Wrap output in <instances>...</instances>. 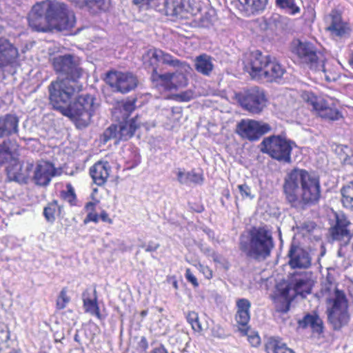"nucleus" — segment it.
Returning a JSON list of instances; mask_svg holds the SVG:
<instances>
[{
	"instance_id": "nucleus-52",
	"label": "nucleus",
	"mask_w": 353,
	"mask_h": 353,
	"mask_svg": "<svg viewBox=\"0 0 353 353\" xmlns=\"http://www.w3.org/2000/svg\"><path fill=\"white\" fill-rule=\"evenodd\" d=\"M135 109V101H128L123 103L122 110L125 116H128Z\"/></svg>"
},
{
	"instance_id": "nucleus-28",
	"label": "nucleus",
	"mask_w": 353,
	"mask_h": 353,
	"mask_svg": "<svg viewBox=\"0 0 353 353\" xmlns=\"http://www.w3.org/2000/svg\"><path fill=\"white\" fill-rule=\"evenodd\" d=\"M19 119L12 114L0 118V137L9 136L18 132Z\"/></svg>"
},
{
	"instance_id": "nucleus-6",
	"label": "nucleus",
	"mask_w": 353,
	"mask_h": 353,
	"mask_svg": "<svg viewBox=\"0 0 353 353\" xmlns=\"http://www.w3.org/2000/svg\"><path fill=\"white\" fill-rule=\"evenodd\" d=\"M191 70L190 66L187 63L181 65L176 68L174 72L159 74L157 68H154L151 74V79L157 87H161L165 90L171 91L188 85V74Z\"/></svg>"
},
{
	"instance_id": "nucleus-51",
	"label": "nucleus",
	"mask_w": 353,
	"mask_h": 353,
	"mask_svg": "<svg viewBox=\"0 0 353 353\" xmlns=\"http://www.w3.org/2000/svg\"><path fill=\"white\" fill-rule=\"evenodd\" d=\"M195 267L204 275L206 279H210L212 277V271L209 267L201 263L195 265Z\"/></svg>"
},
{
	"instance_id": "nucleus-27",
	"label": "nucleus",
	"mask_w": 353,
	"mask_h": 353,
	"mask_svg": "<svg viewBox=\"0 0 353 353\" xmlns=\"http://www.w3.org/2000/svg\"><path fill=\"white\" fill-rule=\"evenodd\" d=\"M264 70L261 81L271 82L281 79L285 73V69L282 65L275 61H271L270 58Z\"/></svg>"
},
{
	"instance_id": "nucleus-25",
	"label": "nucleus",
	"mask_w": 353,
	"mask_h": 353,
	"mask_svg": "<svg viewBox=\"0 0 353 353\" xmlns=\"http://www.w3.org/2000/svg\"><path fill=\"white\" fill-rule=\"evenodd\" d=\"M291 285H293L292 290L294 294L305 297L311 292L312 281L310 274L305 272L303 274L295 276Z\"/></svg>"
},
{
	"instance_id": "nucleus-46",
	"label": "nucleus",
	"mask_w": 353,
	"mask_h": 353,
	"mask_svg": "<svg viewBox=\"0 0 353 353\" xmlns=\"http://www.w3.org/2000/svg\"><path fill=\"white\" fill-rule=\"evenodd\" d=\"M70 299L67 295V292L65 289H63L57 298L56 306L58 310L64 309L67 304L70 302Z\"/></svg>"
},
{
	"instance_id": "nucleus-12",
	"label": "nucleus",
	"mask_w": 353,
	"mask_h": 353,
	"mask_svg": "<svg viewBox=\"0 0 353 353\" xmlns=\"http://www.w3.org/2000/svg\"><path fill=\"white\" fill-rule=\"evenodd\" d=\"M271 130L269 124L252 119H242L236 125V132L243 139L256 141Z\"/></svg>"
},
{
	"instance_id": "nucleus-40",
	"label": "nucleus",
	"mask_w": 353,
	"mask_h": 353,
	"mask_svg": "<svg viewBox=\"0 0 353 353\" xmlns=\"http://www.w3.org/2000/svg\"><path fill=\"white\" fill-rule=\"evenodd\" d=\"M342 203L347 208H353V182L341 190Z\"/></svg>"
},
{
	"instance_id": "nucleus-50",
	"label": "nucleus",
	"mask_w": 353,
	"mask_h": 353,
	"mask_svg": "<svg viewBox=\"0 0 353 353\" xmlns=\"http://www.w3.org/2000/svg\"><path fill=\"white\" fill-rule=\"evenodd\" d=\"M194 97V94L192 90H188L182 92L176 95V99L180 101H190Z\"/></svg>"
},
{
	"instance_id": "nucleus-62",
	"label": "nucleus",
	"mask_w": 353,
	"mask_h": 353,
	"mask_svg": "<svg viewBox=\"0 0 353 353\" xmlns=\"http://www.w3.org/2000/svg\"><path fill=\"white\" fill-rule=\"evenodd\" d=\"M139 345L143 350H146L148 348V341L145 336H142L141 338Z\"/></svg>"
},
{
	"instance_id": "nucleus-4",
	"label": "nucleus",
	"mask_w": 353,
	"mask_h": 353,
	"mask_svg": "<svg viewBox=\"0 0 353 353\" xmlns=\"http://www.w3.org/2000/svg\"><path fill=\"white\" fill-rule=\"evenodd\" d=\"M82 84L78 80L58 79L49 87L50 101L54 109L61 112L70 103L73 96L81 91Z\"/></svg>"
},
{
	"instance_id": "nucleus-26",
	"label": "nucleus",
	"mask_w": 353,
	"mask_h": 353,
	"mask_svg": "<svg viewBox=\"0 0 353 353\" xmlns=\"http://www.w3.org/2000/svg\"><path fill=\"white\" fill-rule=\"evenodd\" d=\"M110 171L108 162L99 161L90 169V174L94 182L98 185H103L107 181Z\"/></svg>"
},
{
	"instance_id": "nucleus-31",
	"label": "nucleus",
	"mask_w": 353,
	"mask_h": 353,
	"mask_svg": "<svg viewBox=\"0 0 353 353\" xmlns=\"http://www.w3.org/2000/svg\"><path fill=\"white\" fill-rule=\"evenodd\" d=\"M237 311L235 316L237 323L245 326L248 323L250 315V303L248 299H241L236 302Z\"/></svg>"
},
{
	"instance_id": "nucleus-59",
	"label": "nucleus",
	"mask_w": 353,
	"mask_h": 353,
	"mask_svg": "<svg viewBox=\"0 0 353 353\" xmlns=\"http://www.w3.org/2000/svg\"><path fill=\"white\" fill-rule=\"evenodd\" d=\"M150 353H168L167 349L162 344L154 347Z\"/></svg>"
},
{
	"instance_id": "nucleus-8",
	"label": "nucleus",
	"mask_w": 353,
	"mask_h": 353,
	"mask_svg": "<svg viewBox=\"0 0 353 353\" xmlns=\"http://www.w3.org/2000/svg\"><path fill=\"white\" fill-rule=\"evenodd\" d=\"M330 301L332 306L327 309L328 320L334 330H339L346 325L350 319L347 301L345 294L336 290L334 299Z\"/></svg>"
},
{
	"instance_id": "nucleus-37",
	"label": "nucleus",
	"mask_w": 353,
	"mask_h": 353,
	"mask_svg": "<svg viewBox=\"0 0 353 353\" xmlns=\"http://www.w3.org/2000/svg\"><path fill=\"white\" fill-rule=\"evenodd\" d=\"M313 70L319 72L321 77H323L328 82L335 81L339 77L337 72L330 70L328 65L324 62V59L321 60L316 68Z\"/></svg>"
},
{
	"instance_id": "nucleus-55",
	"label": "nucleus",
	"mask_w": 353,
	"mask_h": 353,
	"mask_svg": "<svg viewBox=\"0 0 353 353\" xmlns=\"http://www.w3.org/2000/svg\"><path fill=\"white\" fill-rule=\"evenodd\" d=\"M166 0H152L151 8L159 12H164V4Z\"/></svg>"
},
{
	"instance_id": "nucleus-9",
	"label": "nucleus",
	"mask_w": 353,
	"mask_h": 353,
	"mask_svg": "<svg viewBox=\"0 0 353 353\" xmlns=\"http://www.w3.org/2000/svg\"><path fill=\"white\" fill-rule=\"evenodd\" d=\"M236 99L243 109L252 114L262 112L268 101L264 90L256 86L237 94Z\"/></svg>"
},
{
	"instance_id": "nucleus-35",
	"label": "nucleus",
	"mask_w": 353,
	"mask_h": 353,
	"mask_svg": "<svg viewBox=\"0 0 353 353\" xmlns=\"http://www.w3.org/2000/svg\"><path fill=\"white\" fill-rule=\"evenodd\" d=\"M214 65L210 56L203 54L196 58L195 68L198 72L208 76L212 71Z\"/></svg>"
},
{
	"instance_id": "nucleus-49",
	"label": "nucleus",
	"mask_w": 353,
	"mask_h": 353,
	"mask_svg": "<svg viewBox=\"0 0 353 353\" xmlns=\"http://www.w3.org/2000/svg\"><path fill=\"white\" fill-rule=\"evenodd\" d=\"M241 196L243 199H253L254 196L251 194L250 188L247 184H241L237 185Z\"/></svg>"
},
{
	"instance_id": "nucleus-61",
	"label": "nucleus",
	"mask_w": 353,
	"mask_h": 353,
	"mask_svg": "<svg viewBox=\"0 0 353 353\" xmlns=\"http://www.w3.org/2000/svg\"><path fill=\"white\" fill-rule=\"evenodd\" d=\"M103 222L112 223V221L109 217L108 214L105 211H102L100 216H99Z\"/></svg>"
},
{
	"instance_id": "nucleus-60",
	"label": "nucleus",
	"mask_w": 353,
	"mask_h": 353,
	"mask_svg": "<svg viewBox=\"0 0 353 353\" xmlns=\"http://www.w3.org/2000/svg\"><path fill=\"white\" fill-rule=\"evenodd\" d=\"M159 248V243H154L152 242H150L145 248L146 252H153L156 251Z\"/></svg>"
},
{
	"instance_id": "nucleus-2",
	"label": "nucleus",
	"mask_w": 353,
	"mask_h": 353,
	"mask_svg": "<svg viewBox=\"0 0 353 353\" xmlns=\"http://www.w3.org/2000/svg\"><path fill=\"white\" fill-rule=\"evenodd\" d=\"M283 192L292 207L314 203L321 196L319 180L305 170L294 168L285 177Z\"/></svg>"
},
{
	"instance_id": "nucleus-44",
	"label": "nucleus",
	"mask_w": 353,
	"mask_h": 353,
	"mask_svg": "<svg viewBox=\"0 0 353 353\" xmlns=\"http://www.w3.org/2000/svg\"><path fill=\"white\" fill-rule=\"evenodd\" d=\"M276 3L288 14L294 15L300 12V8L294 3V0H276Z\"/></svg>"
},
{
	"instance_id": "nucleus-15",
	"label": "nucleus",
	"mask_w": 353,
	"mask_h": 353,
	"mask_svg": "<svg viewBox=\"0 0 353 353\" xmlns=\"http://www.w3.org/2000/svg\"><path fill=\"white\" fill-rule=\"evenodd\" d=\"M301 98L304 101L310 105L321 117L330 120H337L339 119L341 115L336 109L328 107L321 97H316L312 92H302Z\"/></svg>"
},
{
	"instance_id": "nucleus-33",
	"label": "nucleus",
	"mask_w": 353,
	"mask_h": 353,
	"mask_svg": "<svg viewBox=\"0 0 353 353\" xmlns=\"http://www.w3.org/2000/svg\"><path fill=\"white\" fill-rule=\"evenodd\" d=\"M265 350L267 353H294L279 339L275 337H270L268 339L265 343Z\"/></svg>"
},
{
	"instance_id": "nucleus-36",
	"label": "nucleus",
	"mask_w": 353,
	"mask_h": 353,
	"mask_svg": "<svg viewBox=\"0 0 353 353\" xmlns=\"http://www.w3.org/2000/svg\"><path fill=\"white\" fill-rule=\"evenodd\" d=\"M290 19L277 13H274L268 19V24L270 28L275 30H283L289 25Z\"/></svg>"
},
{
	"instance_id": "nucleus-18",
	"label": "nucleus",
	"mask_w": 353,
	"mask_h": 353,
	"mask_svg": "<svg viewBox=\"0 0 353 353\" xmlns=\"http://www.w3.org/2000/svg\"><path fill=\"white\" fill-rule=\"evenodd\" d=\"M325 22L327 25L326 30L332 36L343 37L350 34V29L347 23L343 21L340 12L336 10H332L325 16Z\"/></svg>"
},
{
	"instance_id": "nucleus-11",
	"label": "nucleus",
	"mask_w": 353,
	"mask_h": 353,
	"mask_svg": "<svg viewBox=\"0 0 353 353\" xmlns=\"http://www.w3.org/2000/svg\"><path fill=\"white\" fill-rule=\"evenodd\" d=\"M139 126L137 117L121 122L119 125H111L104 131L103 141L105 143L110 139H115V143L127 141L134 135Z\"/></svg>"
},
{
	"instance_id": "nucleus-63",
	"label": "nucleus",
	"mask_w": 353,
	"mask_h": 353,
	"mask_svg": "<svg viewBox=\"0 0 353 353\" xmlns=\"http://www.w3.org/2000/svg\"><path fill=\"white\" fill-rule=\"evenodd\" d=\"M72 3L75 4L79 8H83L86 5V0H69Z\"/></svg>"
},
{
	"instance_id": "nucleus-14",
	"label": "nucleus",
	"mask_w": 353,
	"mask_h": 353,
	"mask_svg": "<svg viewBox=\"0 0 353 353\" xmlns=\"http://www.w3.org/2000/svg\"><path fill=\"white\" fill-rule=\"evenodd\" d=\"M105 80L114 90L121 93L130 92L137 85L136 77L131 73L109 72L107 73Z\"/></svg>"
},
{
	"instance_id": "nucleus-53",
	"label": "nucleus",
	"mask_w": 353,
	"mask_h": 353,
	"mask_svg": "<svg viewBox=\"0 0 353 353\" xmlns=\"http://www.w3.org/2000/svg\"><path fill=\"white\" fill-rule=\"evenodd\" d=\"M132 3L137 6L141 10L151 8L152 0H132Z\"/></svg>"
},
{
	"instance_id": "nucleus-48",
	"label": "nucleus",
	"mask_w": 353,
	"mask_h": 353,
	"mask_svg": "<svg viewBox=\"0 0 353 353\" xmlns=\"http://www.w3.org/2000/svg\"><path fill=\"white\" fill-rule=\"evenodd\" d=\"M212 336L219 339H225L229 335L220 325H214L211 329Z\"/></svg>"
},
{
	"instance_id": "nucleus-16",
	"label": "nucleus",
	"mask_w": 353,
	"mask_h": 353,
	"mask_svg": "<svg viewBox=\"0 0 353 353\" xmlns=\"http://www.w3.org/2000/svg\"><path fill=\"white\" fill-rule=\"evenodd\" d=\"M143 63L145 65H150L154 68H157V64L159 62H161L164 64L168 65L174 68H179L181 65L187 64L184 61H181L177 59L174 58L170 54L165 53L159 49H150L147 53L143 57Z\"/></svg>"
},
{
	"instance_id": "nucleus-1",
	"label": "nucleus",
	"mask_w": 353,
	"mask_h": 353,
	"mask_svg": "<svg viewBox=\"0 0 353 353\" xmlns=\"http://www.w3.org/2000/svg\"><path fill=\"white\" fill-rule=\"evenodd\" d=\"M30 27L37 32L70 30L76 23L72 10L59 2L44 1L35 4L28 15Z\"/></svg>"
},
{
	"instance_id": "nucleus-20",
	"label": "nucleus",
	"mask_w": 353,
	"mask_h": 353,
	"mask_svg": "<svg viewBox=\"0 0 353 353\" xmlns=\"http://www.w3.org/2000/svg\"><path fill=\"white\" fill-rule=\"evenodd\" d=\"M288 263L292 268L307 269L310 267L312 258L303 248L292 244L288 251Z\"/></svg>"
},
{
	"instance_id": "nucleus-3",
	"label": "nucleus",
	"mask_w": 353,
	"mask_h": 353,
	"mask_svg": "<svg viewBox=\"0 0 353 353\" xmlns=\"http://www.w3.org/2000/svg\"><path fill=\"white\" fill-rule=\"evenodd\" d=\"M274 248L272 232L266 227H254L247 236L240 237L239 248L250 258L266 259Z\"/></svg>"
},
{
	"instance_id": "nucleus-32",
	"label": "nucleus",
	"mask_w": 353,
	"mask_h": 353,
	"mask_svg": "<svg viewBox=\"0 0 353 353\" xmlns=\"http://www.w3.org/2000/svg\"><path fill=\"white\" fill-rule=\"evenodd\" d=\"M299 325L302 328L310 327L313 332L318 334L323 331V321L316 314H306L302 320L299 321Z\"/></svg>"
},
{
	"instance_id": "nucleus-30",
	"label": "nucleus",
	"mask_w": 353,
	"mask_h": 353,
	"mask_svg": "<svg viewBox=\"0 0 353 353\" xmlns=\"http://www.w3.org/2000/svg\"><path fill=\"white\" fill-rule=\"evenodd\" d=\"M174 173L176 176L178 182L183 185L199 184L203 182L202 175L194 170L185 172L183 169L177 168L174 171Z\"/></svg>"
},
{
	"instance_id": "nucleus-45",
	"label": "nucleus",
	"mask_w": 353,
	"mask_h": 353,
	"mask_svg": "<svg viewBox=\"0 0 353 353\" xmlns=\"http://www.w3.org/2000/svg\"><path fill=\"white\" fill-rule=\"evenodd\" d=\"M86 1L85 6L94 12L97 10H105L109 5L106 0H86Z\"/></svg>"
},
{
	"instance_id": "nucleus-43",
	"label": "nucleus",
	"mask_w": 353,
	"mask_h": 353,
	"mask_svg": "<svg viewBox=\"0 0 353 353\" xmlns=\"http://www.w3.org/2000/svg\"><path fill=\"white\" fill-rule=\"evenodd\" d=\"M276 3L288 14L294 15L300 12V8L294 3V0H276Z\"/></svg>"
},
{
	"instance_id": "nucleus-54",
	"label": "nucleus",
	"mask_w": 353,
	"mask_h": 353,
	"mask_svg": "<svg viewBox=\"0 0 353 353\" xmlns=\"http://www.w3.org/2000/svg\"><path fill=\"white\" fill-rule=\"evenodd\" d=\"M248 340L250 345L253 347H257L261 343V338L257 333L251 332L248 334Z\"/></svg>"
},
{
	"instance_id": "nucleus-57",
	"label": "nucleus",
	"mask_w": 353,
	"mask_h": 353,
	"mask_svg": "<svg viewBox=\"0 0 353 353\" xmlns=\"http://www.w3.org/2000/svg\"><path fill=\"white\" fill-rule=\"evenodd\" d=\"M99 218V216L97 214V213H96V212H90V213H88L87 214L85 219L83 221V223L85 224H87L89 222H90V221H92V222H94V223H98Z\"/></svg>"
},
{
	"instance_id": "nucleus-17",
	"label": "nucleus",
	"mask_w": 353,
	"mask_h": 353,
	"mask_svg": "<svg viewBox=\"0 0 353 353\" xmlns=\"http://www.w3.org/2000/svg\"><path fill=\"white\" fill-rule=\"evenodd\" d=\"M295 52L301 61L308 65L312 70L316 68L320 61L323 59V54L317 52L314 46L307 42L299 41Z\"/></svg>"
},
{
	"instance_id": "nucleus-47",
	"label": "nucleus",
	"mask_w": 353,
	"mask_h": 353,
	"mask_svg": "<svg viewBox=\"0 0 353 353\" xmlns=\"http://www.w3.org/2000/svg\"><path fill=\"white\" fill-rule=\"evenodd\" d=\"M188 322L192 325V327L195 331L201 330V326L199 321L198 314L194 312H190L186 316Z\"/></svg>"
},
{
	"instance_id": "nucleus-5",
	"label": "nucleus",
	"mask_w": 353,
	"mask_h": 353,
	"mask_svg": "<svg viewBox=\"0 0 353 353\" xmlns=\"http://www.w3.org/2000/svg\"><path fill=\"white\" fill-rule=\"evenodd\" d=\"M94 101V99L91 95H81L61 112L75 121L78 127H85L89 124L96 109Z\"/></svg>"
},
{
	"instance_id": "nucleus-19",
	"label": "nucleus",
	"mask_w": 353,
	"mask_h": 353,
	"mask_svg": "<svg viewBox=\"0 0 353 353\" xmlns=\"http://www.w3.org/2000/svg\"><path fill=\"white\" fill-rule=\"evenodd\" d=\"M57 170L54 165L48 161H39L33 170L32 180L39 186H46L56 175Z\"/></svg>"
},
{
	"instance_id": "nucleus-10",
	"label": "nucleus",
	"mask_w": 353,
	"mask_h": 353,
	"mask_svg": "<svg viewBox=\"0 0 353 353\" xmlns=\"http://www.w3.org/2000/svg\"><path fill=\"white\" fill-rule=\"evenodd\" d=\"M80 64L79 59L70 54L58 55L52 59L54 70L57 73L65 75V79L78 80L81 78L83 70Z\"/></svg>"
},
{
	"instance_id": "nucleus-29",
	"label": "nucleus",
	"mask_w": 353,
	"mask_h": 353,
	"mask_svg": "<svg viewBox=\"0 0 353 353\" xmlns=\"http://www.w3.org/2000/svg\"><path fill=\"white\" fill-rule=\"evenodd\" d=\"M240 3L239 9L245 12V15L258 14L263 11L268 3V0H238Z\"/></svg>"
},
{
	"instance_id": "nucleus-34",
	"label": "nucleus",
	"mask_w": 353,
	"mask_h": 353,
	"mask_svg": "<svg viewBox=\"0 0 353 353\" xmlns=\"http://www.w3.org/2000/svg\"><path fill=\"white\" fill-rule=\"evenodd\" d=\"M162 114L166 117L165 124L168 128L175 127L182 117L181 108L179 107L165 108L162 110Z\"/></svg>"
},
{
	"instance_id": "nucleus-56",
	"label": "nucleus",
	"mask_w": 353,
	"mask_h": 353,
	"mask_svg": "<svg viewBox=\"0 0 353 353\" xmlns=\"http://www.w3.org/2000/svg\"><path fill=\"white\" fill-rule=\"evenodd\" d=\"M185 276L188 281L191 283L194 287H197L199 285L196 278L189 268L186 269Z\"/></svg>"
},
{
	"instance_id": "nucleus-42",
	"label": "nucleus",
	"mask_w": 353,
	"mask_h": 353,
	"mask_svg": "<svg viewBox=\"0 0 353 353\" xmlns=\"http://www.w3.org/2000/svg\"><path fill=\"white\" fill-rule=\"evenodd\" d=\"M10 141H4L0 144V165L8 162L12 159V151L10 148Z\"/></svg>"
},
{
	"instance_id": "nucleus-58",
	"label": "nucleus",
	"mask_w": 353,
	"mask_h": 353,
	"mask_svg": "<svg viewBox=\"0 0 353 353\" xmlns=\"http://www.w3.org/2000/svg\"><path fill=\"white\" fill-rule=\"evenodd\" d=\"M97 202L90 201L86 203L84 210L88 213L95 212V208Z\"/></svg>"
},
{
	"instance_id": "nucleus-39",
	"label": "nucleus",
	"mask_w": 353,
	"mask_h": 353,
	"mask_svg": "<svg viewBox=\"0 0 353 353\" xmlns=\"http://www.w3.org/2000/svg\"><path fill=\"white\" fill-rule=\"evenodd\" d=\"M164 4V13L166 15L177 16L181 14L183 6L181 0H166Z\"/></svg>"
},
{
	"instance_id": "nucleus-38",
	"label": "nucleus",
	"mask_w": 353,
	"mask_h": 353,
	"mask_svg": "<svg viewBox=\"0 0 353 353\" xmlns=\"http://www.w3.org/2000/svg\"><path fill=\"white\" fill-rule=\"evenodd\" d=\"M61 211V207L57 201L49 203L43 209V216L50 223H53L56 216H58Z\"/></svg>"
},
{
	"instance_id": "nucleus-64",
	"label": "nucleus",
	"mask_w": 353,
	"mask_h": 353,
	"mask_svg": "<svg viewBox=\"0 0 353 353\" xmlns=\"http://www.w3.org/2000/svg\"><path fill=\"white\" fill-rule=\"evenodd\" d=\"M290 290H291V289L290 288H287L282 292L283 296H285V299H290L291 298V295H290ZM294 296V294L292 295V296Z\"/></svg>"
},
{
	"instance_id": "nucleus-24",
	"label": "nucleus",
	"mask_w": 353,
	"mask_h": 353,
	"mask_svg": "<svg viewBox=\"0 0 353 353\" xmlns=\"http://www.w3.org/2000/svg\"><path fill=\"white\" fill-rule=\"evenodd\" d=\"M18 50L7 39H0V68L12 63L18 57Z\"/></svg>"
},
{
	"instance_id": "nucleus-7",
	"label": "nucleus",
	"mask_w": 353,
	"mask_h": 353,
	"mask_svg": "<svg viewBox=\"0 0 353 353\" xmlns=\"http://www.w3.org/2000/svg\"><path fill=\"white\" fill-rule=\"evenodd\" d=\"M293 143L280 136L265 138L261 143V151L272 158L284 163L291 162Z\"/></svg>"
},
{
	"instance_id": "nucleus-13",
	"label": "nucleus",
	"mask_w": 353,
	"mask_h": 353,
	"mask_svg": "<svg viewBox=\"0 0 353 353\" xmlns=\"http://www.w3.org/2000/svg\"><path fill=\"white\" fill-rule=\"evenodd\" d=\"M269 59V57L263 55L259 50L251 52L245 55L244 70L253 79L261 81Z\"/></svg>"
},
{
	"instance_id": "nucleus-23",
	"label": "nucleus",
	"mask_w": 353,
	"mask_h": 353,
	"mask_svg": "<svg viewBox=\"0 0 353 353\" xmlns=\"http://www.w3.org/2000/svg\"><path fill=\"white\" fill-rule=\"evenodd\" d=\"M82 300L85 312L101 319L99 307L97 303L96 289L87 288L82 294Z\"/></svg>"
},
{
	"instance_id": "nucleus-22",
	"label": "nucleus",
	"mask_w": 353,
	"mask_h": 353,
	"mask_svg": "<svg viewBox=\"0 0 353 353\" xmlns=\"http://www.w3.org/2000/svg\"><path fill=\"white\" fill-rule=\"evenodd\" d=\"M33 165L30 163L21 164L15 162L12 166L7 168L8 176L11 181L18 183H26L30 176Z\"/></svg>"
},
{
	"instance_id": "nucleus-41",
	"label": "nucleus",
	"mask_w": 353,
	"mask_h": 353,
	"mask_svg": "<svg viewBox=\"0 0 353 353\" xmlns=\"http://www.w3.org/2000/svg\"><path fill=\"white\" fill-rule=\"evenodd\" d=\"M61 196L71 206L77 205V195L71 183H68L66 184L65 190L61 191Z\"/></svg>"
},
{
	"instance_id": "nucleus-21",
	"label": "nucleus",
	"mask_w": 353,
	"mask_h": 353,
	"mask_svg": "<svg viewBox=\"0 0 353 353\" xmlns=\"http://www.w3.org/2000/svg\"><path fill=\"white\" fill-rule=\"evenodd\" d=\"M350 221L342 216L337 217L336 225L330 229V234L334 241L341 242V245H346L350 241L352 235L347 227Z\"/></svg>"
}]
</instances>
